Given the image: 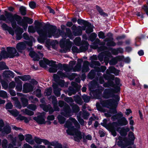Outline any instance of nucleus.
Masks as SVG:
<instances>
[{"mask_svg": "<svg viewBox=\"0 0 148 148\" xmlns=\"http://www.w3.org/2000/svg\"><path fill=\"white\" fill-rule=\"evenodd\" d=\"M52 92V89L51 87H49L46 88L45 90V92L46 94V95L49 96L51 94Z\"/></svg>", "mask_w": 148, "mask_h": 148, "instance_id": "obj_56", "label": "nucleus"}, {"mask_svg": "<svg viewBox=\"0 0 148 148\" xmlns=\"http://www.w3.org/2000/svg\"><path fill=\"white\" fill-rule=\"evenodd\" d=\"M95 69L97 71V72H104L106 69L105 66H101L100 67L96 66L95 67Z\"/></svg>", "mask_w": 148, "mask_h": 148, "instance_id": "obj_34", "label": "nucleus"}, {"mask_svg": "<svg viewBox=\"0 0 148 148\" xmlns=\"http://www.w3.org/2000/svg\"><path fill=\"white\" fill-rule=\"evenodd\" d=\"M24 112L26 114L30 116H32L34 114V113L33 111L26 108L25 109Z\"/></svg>", "mask_w": 148, "mask_h": 148, "instance_id": "obj_59", "label": "nucleus"}, {"mask_svg": "<svg viewBox=\"0 0 148 148\" xmlns=\"http://www.w3.org/2000/svg\"><path fill=\"white\" fill-rule=\"evenodd\" d=\"M77 22L78 24L81 25H91V23L89 22L81 19H78Z\"/></svg>", "mask_w": 148, "mask_h": 148, "instance_id": "obj_29", "label": "nucleus"}, {"mask_svg": "<svg viewBox=\"0 0 148 148\" xmlns=\"http://www.w3.org/2000/svg\"><path fill=\"white\" fill-rule=\"evenodd\" d=\"M104 78L105 79L108 81V87L112 86L114 85L113 80L114 79V75L111 74H106L104 76Z\"/></svg>", "mask_w": 148, "mask_h": 148, "instance_id": "obj_9", "label": "nucleus"}, {"mask_svg": "<svg viewBox=\"0 0 148 148\" xmlns=\"http://www.w3.org/2000/svg\"><path fill=\"white\" fill-rule=\"evenodd\" d=\"M119 101L114 99H110L104 101L101 104L104 107L110 109V113L114 114L117 113L116 108Z\"/></svg>", "mask_w": 148, "mask_h": 148, "instance_id": "obj_3", "label": "nucleus"}, {"mask_svg": "<svg viewBox=\"0 0 148 148\" xmlns=\"http://www.w3.org/2000/svg\"><path fill=\"white\" fill-rule=\"evenodd\" d=\"M81 27L80 26H78V28L75 31H73V33L75 36H80L82 35V30H81Z\"/></svg>", "mask_w": 148, "mask_h": 148, "instance_id": "obj_27", "label": "nucleus"}, {"mask_svg": "<svg viewBox=\"0 0 148 148\" xmlns=\"http://www.w3.org/2000/svg\"><path fill=\"white\" fill-rule=\"evenodd\" d=\"M34 86L29 83H26L23 85V92L24 93H27L32 92L34 90Z\"/></svg>", "mask_w": 148, "mask_h": 148, "instance_id": "obj_10", "label": "nucleus"}, {"mask_svg": "<svg viewBox=\"0 0 148 148\" xmlns=\"http://www.w3.org/2000/svg\"><path fill=\"white\" fill-rule=\"evenodd\" d=\"M96 8L100 15L103 17H108V14L104 12L103 10L99 5H96Z\"/></svg>", "mask_w": 148, "mask_h": 148, "instance_id": "obj_22", "label": "nucleus"}, {"mask_svg": "<svg viewBox=\"0 0 148 148\" xmlns=\"http://www.w3.org/2000/svg\"><path fill=\"white\" fill-rule=\"evenodd\" d=\"M19 78L23 81H26L31 79L30 76L29 75H25L23 76H19Z\"/></svg>", "mask_w": 148, "mask_h": 148, "instance_id": "obj_39", "label": "nucleus"}, {"mask_svg": "<svg viewBox=\"0 0 148 148\" xmlns=\"http://www.w3.org/2000/svg\"><path fill=\"white\" fill-rule=\"evenodd\" d=\"M42 28L43 29H42L40 27H38L35 28L33 26L29 25L28 27V32L34 33L36 31L39 35L38 41L40 42H42L46 39L48 36L47 30L48 31V37L50 38L52 34H55L57 29L56 26L51 25L49 23L47 24Z\"/></svg>", "mask_w": 148, "mask_h": 148, "instance_id": "obj_1", "label": "nucleus"}, {"mask_svg": "<svg viewBox=\"0 0 148 148\" xmlns=\"http://www.w3.org/2000/svg\"><path fill=\"white\" fill-rule=\"evenodd\" d=\"M119 126L118 121L117 122H113L112 123H109V126L108 128H112L115 129V128Z\"/></svg>", "mask_w": 148, "mask_h": 148, "instance_id": "obj_37", "label": "nucleus"}, {"mask_svg": "<svg viewBox=\"0 0 148 148\" xmlns=\"http://www.w3.org/2000/svg\"><path fill=\"white\" fill-rule=\"evenodd\" d=\"M88 45H81L79 48L80 52H85L87 51L88 49Z\"/></svg>", "mask_w": 148, "mask_h": 148, "instance_id": "obj_51", "label": "nucleus"}, {"mask_svg": "<svg viewBox=\"0 0 148 148\" xmlns=\"http://www.w3.org/2000/svg\"><path fill=\"white\" fill-rule=\"evenodd\" d=\"M36 92V96L38 98H40L42 96L41 94V90L39 88H37L35 91H34V92Z\"/></svg>", "mask_w": 148, "mask_h": 148, "instance_id": "obj_63", "label": "nucleus"}, {"mask_svg": "<svg viewBox=\"0 0 148 148\" xmlns=\"http://www.w3.org/2000/svg\"><path fill=\"white\" fill-rule=\"evenodd\" d=\"M123 116V114L121 112H119L118 113L115 114L113 115L112 117V119L113 121H115L116 120L119 119Z\"/></svg>", "mask_w": 148, "mask_h": 148, "instance_id": "obj_28", "label": "nucleus"}, {"mask_svg": "<svg viewBox=\"0 0 148 148\" xmlns=\"http://www.w3.org/2000/svg\"><path fill=\"white\" fill-rule=\"evenodd\" d=\"M83 62V60L82 59L79 58L78 59L76 65L75 66V68L78 69L81 68L82 63Z\"/></svg>", "mask_w": 148, "mask_h": 148, "instance_id": "obj_47", "label": "nucleus"}, {"mask_svg": "<svg viewBox=\"0 0 148 148\" xmlns=\"http://www.w3.org/2000/svg\"><path fill=\"white\" fill-rule=\"evenodd\" d=\"M3 76L5 79H9L13 78L14 76V73L10 70L5 71L3 73Z\"/></svg>", "mask_w": 148, "mask_h": 148, "instance_id": "obj_15", "label": "nucleus"}, {"mask_svg": "<svg viewBox=\"0 0 148 148\" xmlns=\"http://www.w3.org/2000/svg\"><path fill=\"white\" fill-rule=\"evenodd\" d=\"M49 105H47L44 104H42L40 105V106L44 111L47 112L49 110Z\"/></svg>", "mask_w": 148, "mask_h": 148, "instance_id": "obj_49", "label": "nucleus"}, {"mask_svg": "<svg viewBox=\"0 0 148 148\" xmlns=\"http://www.w3.org/2000/svg\"><path fill=\"white\" fill-rule=\"evenodd\" d=\"M1 27L3 30L8 31L9 33L12 36L14 35V33L13 29L10 27L8 26L6 23H3L1 25Z\"/></svg>", "mask_w": 148, "mask_h": 148, "instance_id": "obj_17", "label": "nucleus"}, {"mask_svg": "<svg viewBox=\"0 0 148 148\" xmlns=\"http://www.w3.org/2000/svg\"><path fill=\"white\" fill-rule=\"evenodd\" d=\"M118 121L119 126H120L126 125L128 123V121L126 118L123 116H122L120 119H118Z\"/></svg>", "mask_w": 148, "mask_h": 148, "instance_id": "obj_21", "label": "nucleus"}, {"mask_svg": "<svg viewBox=\"0 0 148 148\" xmlns=\"http://www.w3.org/2000/svg\"><path fill=\"white\" fill-rule=\"evenodd\" d=\"M15 80L17 84L15 89L18 92H21L22 89V82L18 78L15 77Z\"/></svg>", "mask_w": 148, "mask_h": 148, "instance_id": "obj_16", "label": "nucleus"}, {"mask_svg": "<svg viewBox=\"0 0 148 148\" xmlns=\"http://www.w3.org/2000/svg\"><path fill=\"white\" fill-rule=\"evenodd\" d=\"M26 48V45L25 42H20L18 43L16 45V48L19 52L22 53L23 51Z\"/></svg>", "mask_w": 148, "mask_h": 148, "instance_id": "obj_14", "label": "nucleus"}, {"mask_svg": "<svg viewBox=\"0 0 148 148\" xmlns=\"http://www.w3.org/2000/svg\"><path fill=\"white\" fill-rule=\"evenodd\" d=\"M21 101L22 106L23 108L26 107L28 104V101L27 99L24 97H21Z\"/></svg>", "mask_w": 148, "mask_h": 148, "instance_id": "obj_30", "label": "nucleus"}, {"mask_svg": "<svg viewBox=\"0 0 148 148\" xmlns=\"http://www.w3.org/2000/svg\"><path fill=\"white\" fill-rule=\"evenodd\" d=\"M1 145L3 148H7L8 147V141L6 139H4L2 142Z\"/></svg>", "mask_w": 148, "mask_h": 148, "instance_id": "obj_61", "label": "nucleus"}, {"mask_svg": "<svg viewBox=\"0 0 148 148\" xmlns=\"http://www.w3.org/2000/svg\"><path fill=\"white\" fill-rule=\"evenodd\" d=\"M107 120L106 119H104L103 120V123H101V125L106 128H108L109 126V123L107 124Z\"/></svg>", "mask_w": 148, "mask_h": 148, "instance_id": "obj_53", "label": "nucleus"}, {"mask_svg": "<svg viewBox=\"0 0 148 148\" xmlns=\"http://www.w3.org/2000/svg\"><path fill=\"white\" fill-rule=\"evenodd\" d=\"M93 96L97 99H99L102 93V91L99 89H97L92 91Z\"/></svg>", "mask_w": 148, "mask_h": 148, "instance_id": "obj_19", "label": "nucleus"}, {"mask_svg": "<svg viewBox=\"0 0 148 148\" xmlns=\"http://www.w3.org/2000/svg\"><path fill=\"white\" fill-rule=\"evenodd\" d=\"M118 62L116 57L112 58L109 62V64L112 65H115Z\"/></svg>", "mask_w": 148, "mask_h": 148, "instance_id": "obj_46", "label": "nucleus"}, {"mask_svg": "<svg viewBox=\"0 0 148 148\" xmlns=\"http://www.w3.org/2000/svg\"><path fill=\"white\" fill-rule=\"evenodd\" d=\"M117 142V145L121 148H125L129 146L132 145L134 143L133 140H132L127 137H122L119 136Z\"/></svg>", "mask_w": 148, "mask_h": 148, "instance_id": "obj_5", "label": "nucleus"}, {"mask_svg": "<svg viewBox=\"0 0 148 148\" xmlns=\"http://www.w3.org/2000/svg\"><path fill=\"white\" fill-rule=\"evenodd\" d=\"M130 130V129L128 127L125 128V127H122L120 133L121 136L126 137L127 134V133L129 132Z\"/></svg>", "mask_w": 148, "mask_h": 148, "instance_id": "obj_20", "label": "nucleus"}, {"mask_svg": "<svg viewBox=\"0 0 148 148\" xmlns=\"http://www.w3.org/2000/svg\"><path fill=\"white\" fill-rule=\"evenodd\" d=\"M52 99V103L53 105V108L54 111H59L60 108L58 106V102L56 97L54 96H53Z\"/></svg>", "mask_w": 148, "mask_h": 148, "instance_id": "obj_18", "label": "nucleus"}, {"mask_svg": "<svg viewBox=\"0 0 148 148\" xmlns=\"http://www.w3.org/2000/svg\"><path fill=\"white\" fill-rule=\"evenodd\" d=\"M32 137L30 134H27L26 135V138L25 140L29 143L31 145H33L34 143V141L32 140Z\"/></svg>", "mask_w": 148, "mask_h": 148, "instance_id": "obj_26", "label": "nucleus"}, {"mask_svg": "<svg viewBox=\"0 0 148 148\" xmlns=\"http://www.w3.org/2000/svg\"><path fill=\"white\" fill-rule=\"evenodd\" d=\"M63 111H64L63 115L65 117H68L71 116V110L68 104L63 107Z\"/></svg>", "mask_w": 148, "mask_h": 148, "instance_id": "obj_13", "label": "nucleus"}, {"mask_svg": "<svg viewBox=\"0 0 148 148\" xmlns=\"http://www.w3.org/2000/svg\"><path fill=\"white\" fill-rule=\"evenodd\" d=\"M63 70L66 71H70L71 69L67 64H63Z\"/></svg>", "mask_w": 148, "mask_h": 148, "instance_id": "obj_64", "label": "nucleus"}, {"mask_svg": "<svg viewBox=\"0 0 148 148\" xmlns=\"http://www.w3.org/2000/svg\"><path fill=\"white\" fill-rule=\"evenodd\" d=\"M19 10L21 14L25 16L26 14V9L25 7L23 6H21L19 9Z\"/></svg>", "mask_w": 148, "mask_h": 148, "instance_id": "obj_42", "label": "nucleus"}, {"mask_svg": "<svg viewBox=\"0 0 148 148\" xmlns=\"http://www.w3.org/2000/svg\"><path fill=\"white\" fill-rule=\"evenodd\" d=\"M8 112L14 117L17 116L19 114V112L16 109L12 110H9Z\"/></svg>", "mask_w": 148, "mask_h": 148, "instance_id": "obj_43", "label": "nucleus"}, {"mask_svg": "<svg viewBox=\"0 0 148 148\" xmlns=\"http://www.w3.org/2000/svg\"><path fill=\"white\" fill-rule=\"evenodd\" d=\"M64 127L68 129L66 130L68 135H72L71 133L76 129L74 126L72 125L71 123L70 122H66L64 125Z\"/></svg>", "mask_w": 148, "mask_h": 148, "instance_id": "obj_11", "label": "nucleus"}, {"mask_svg": "<svg viewBox=\"0 0 148 148\" xmlns=\"http://www.w3.org/2000/svg\"><path fill=\"white\" fill-rule=\"evenodd\" d=\"M82 98L85 103L88 102L90 100L89 97L85 94H84L82 96Z\"/></svg>", "mask_w": 148, "mask_h": 148, "instance_id": "obj_57", "label": "nucleus"}, {"mask_svg": "<svg viewBox=\"0 0 148 148\" xmlns=\"http://www.w3.org/2000/svg\"><path fill=\"white\" fill-rule=\"evenodd\" d=\"M70 105L72 107V112L74 113H78L80 110L79 108L76 104L73 103L72 104H70Z\"/></svg>", "mask_w": 148, "mask_h": 148, "instance_id": "obj_25", "label": "nucleus"}, {"mask_svg": "<svg viewBox=\"0 0 148 148\" xmlns=\"http://www.w3.org/2000/svg\"><path fill=\"white\" fill-rule=\"evenodd\" d=\"M24 32L23 29L20 27H18L15 30V33L16 34V39L17 40H20L23 37L22 34Z\"/></svg>", "mask_w": 148, "mask_h": 148, "instance_id": "obj_12", "label": "nucleus"}, {"mask_svg": "<svg viewBox=\"0 0 148 148\" xmlns=\"http://www.w3.org/2000/svg\"><path fill=\"white\" fill-rule=\"evenodd\" d=\"M3 49L1 52V55L3 58H13L15 56H19V54L17 52L16 49L14 47H7V52L4 47H2Z\"/></svg>", "mask_w": 148, "mask_h": 148, "instance_id": "obj_4", "label": "nucleus"}, {"mask_svg": "<svg viewBox=\"0 0 148 148\" xmlns=\"http://www.w3.org/2000/svg\"><path fill=\"white\" fill-rule=\"evenodd\" d=\"M132 140H133V141H134L135 137L134 136V133L131 131H130L128 134V138Z\"/></svg>", "mask_w": 148, "mask_h": 148, "instance_id": "obj_54", "label": "nucleus"}, {"mask_svg": "<svg viewBox=\"0 0 148 148\" xmlns=\"http://www.w3.org/2000/svg\"><path fill=\"white\" fill-rule=\"evenodd\" d=\"M27 107L28 109L33 111H35L37 108L36 106L34 104H29Z\"/></svg>", "mask_w": 148, "mask_h": 148, "instance_id": "obj_60", "label": "nucleus"}, {"mask_svg": "<svg viewBox=\"0 0 148 148\" xmlns=\"http://www.w3.org/2000/svg\"><path fill=\"white\" fill-rule=\"evenodd\" d=\"M66 32H65L64 31L59 29L58 30V32L60 35L62 36L66 37L67 36L71 39L73 38V35L70 29L69 28H66Z\"/></svg>", "mask_w": 148, "mask_h": 148, "instance_id": "obj_8", "label": "nucleus"}, {"mask_svg": "<svg viewBox=\"0 0 148 148\" xmlns=\"http://www.w3.org/2000/svg\"><path fill=\"white\" fill-rule=\"evenodd\" d=\"M108 130L111 132V134L114 137L116 136L117 135V133L116 132L115 129L112 128H108Z\"/></svg>", "mask_w": 148, "mask_h": 148, "instance_id": "obj_52", "label": "nucleus"}, {"mask_svg": "<svg viewBox=\"0 0 148 148\" xmlns=\"http://www.w3.org/2000/svg\"><path fill=\"white\" fill-rule=\"evenodd\" d=\"M71 133L72 135H69L75 136L73 137L74 140L75 141L79 143L80 140L82 138L83 136L81 131H79L78 129L76 128L73 132H72Z\"/></svg>", "mask_w": 148, "mask_h": 148, "instance_id": "obj_7", "label": "nucleus"}, {"mask_svg": "<svg viewBox=\"0 0 148 148\" xmlns=\"http://www.w3.org/2000/svg\"><path fill=\"white\" fill-rule=\"evenodd\" d=\"M1 129L2 130V133L4 134H8L11 132V127L8 125L5 126L3 129Z\"/></svg>", "mask_w": 148, "mask_h": 148, "instance_id": "obj_24", "label": "nucleus"}, {"mask_svg": "<svg viewBox=\"0 0 148 148\" xmlns=\"http://www.w3.org/2000/svg\"><path fill=\"white\" fill-rule=\"evenodd\" d=\"M97 34L95 32L92 33L89 37V39L92 42L94 41L97 37Z\"/></svg>", "mask_w": 148, "mask_h": 148, "instance_id": "obj_45", "label": "nucleus"}, {"mask_svg": "<svg viewBox=\"0 0 148 148\" xmlns=\"http://www.w3.org/2000/svg\"><path fill=\"white\" fill-rule=\"evenodd\" d=\"M121 86H116V84H115L114 85L112 86L114 88H111L113 93L114 94V93H117L119 92H120L121 90Z\"/></svg>", "mask_w": 148, "mask_h": 148, "instance_id": "obj_32", "label": "nucleus"}, {"mask_svg": "<svg viewBox=\"0 0 148 148\" xmlns=\"http://www.w3.org/2000/svg\"><path fill=\"white\" fill-rule=\"evenodd\" d=\"M15 106L17 108L21 109L22 108V106L20 101L17 99L15 101Z\"/></svg>", "mask_w": 148, "mask_h": 148, "instance_id": "obj_58", "label": "nucleus"}, {"mask_svg": "<svg viewBox=\"0 0 148 148\" xmlns=\"http://www.w3.org/2000/svg\"><path fill=\"white\" fill-rule=\"evenodd\" d=\"M46 45L48 49L49 50L51 46H52V48H54L56 46L55 43L53 42H50L49 41H47L46 42Z\"/></svg>", "mask_w": 148, "mask_h": 148, "instance_id": "obj_35", "label": "nucleus"}, {"mask_svg": "<svg viewBox=\"0 0 148 148\" xmlns=\"http://www.w3.org/2000/svg\"><path fill=\"white\" fill-rule=\"evenodd\" d=\"M103 98L108 99L111 98H115V100L119 101L120 97L117 95L113 93L111 88H106L105 89L103 92Z\"/></svg>", "mask_w": 148, "mask_h": 148, "instance_id": "obj_6", "label": "nucleus"}, {"mask_svg": "<svg viewBox=\"0 0 148 148\" xmlns=\"http://www.w3.org/2000/svg\"><path fill=\"white\" fill-rule=\"evenodd\" d=\"M33 119L40 124H45L46 123L44 119L41 116H38V117H34L33 118Z\"/></svg>", "mask_w": 148, "mask_h": 148, "instance_id": "obj_23", "label": "nucleus"}, {"mask_svg": "<svg viewBox=\"0 0 148 148\" xmlns=\"http://www.w3.org/2000/svg\"><path fill=\"white\" fill-rule=\"evenodd\" d=\"M47 59H45L44 60H40L39 62V64L40 67H45L47 65Z\"/></svg>", "mask_w": 148, "mask_h": 148, "instance_id": "obj_40", "label": "nucleus"}, {"mask_svg": "<svg viewBox=\"0 0 148 148\" xmlns=\"http://www.w3.org/2000/svg\"><path fill=\"white\" fill-rule=\"evenodd\" d=\"M146 5H144L142 7L143 9L146 13V14L148 16V0H147Z\"/></svg>", "mask_w": 148, "mask_h": 148, "instance_id": "obj_50", "label": "nucleus"}, {"mask_svg": "<svg viewBox=\"0 0 148 148\" xmlns=\"http://www.w3.org/2000/svg\"><path fill=\"white\" fill-rule=\"evenodd\" d=\"M23 22L25 23H28L29 24H31L33 23V20L31 18L28 17L24 16L23 18V19H21Z\"/></svg>", "mask_w": 148, "mask_h": 148, "instance_id": "obj_31", "label": "nucleus"}, {"mask_svg": "<svg viewBox=\"0 0 148 148\" xmlns=\"http://www.w3.org/2000/svg\"><path fill=\"white\" fill-rule=\"evenodd\" d=\"M8 66L6 65L5 63L3 61L0 62V70L8 69Z\"/></svg>", "mask_w": 148, "mask_h": 148, "instance_id": "obj_38", "label": "nucleus"}, {"mask_svg": "<svg viewBox=\"0 0 148 148\" xmlns=\"http://www.w3.org/2000/svg\"><path fill=\"white\" fill-rule=\"evenodd\" d=\"M58 119L59 122L60 124L64 123L66 121L65 118L60 115H59L58 116Z\"/></svg>", "mask_w": 148, "mask_h": 148, "instance_id": "obj_48", "label": "nucleus"}, {"mask_svg": "<svg viewBox=\"0 0 148 148\" xmlns=\"http://www.w3.org/2000/svg\"><path fill=\"white\" fill-rule=\"evenodd\" d=\"M73 99L77 103L81 105L83 101L81 97L78 95L74 96Z\"/></svg>", "mask_w": 148, "mask_h": 148, "instance_id": "obj_33", "label": "nucleus"}, {"mask_svg": "<svg viewBox=\"0 0 148 148\" xmlns=\"http://www.w3.org/2000/svg\"><path fill=\"white\" fill-rule=\"evenodd\" d=\"M5 16L8 19V21L11 23V25L12 27H14L16 25V21L17 24L21 26H22L24 30L26 31L27 30L28 25L26 23L23 22L21 21V17L16 14H13L11 12L7 11L5 12Z\"/></svg>", "mask_w": 148, "mask_h": 148, "instance_id": "obj_2", "label": "nucleus"}, {"mask_svg": "<svg viewBox=\"0 0 148 148\" xmlns=\"http://www.w3.org/2000/svg\"><path fill=\"white\" fill-rule=\"evenodd\" d=\"M28 40V41H25V43L30 47H32L33 45V41L34 40V38L32 36H31V38Z\"/></svg>", "mask_w": 148, "mask_h": 148, "instance_id": "obj_36", "label": "nucleus"}, {"mask_svg": "<svg viewBox=\"0 0 148 148\" xmlns=\"http://www.w3.org/2000/svg\"><path fill=\"white\" fill-rule=\"evenodd\" d=\"M71 50L73 53H79L80 52V49L77 48L76 46H73L71 48Z\"/></svg>", "mask_w": 148, "mask_h": 148, "instance_id": "obj_62", "label": "nucleus"}, {"mask_svg": "<svg viewBox=\"0 0 148 148\" xmlns=\"http://www.w3.org/2000/svg\"><path fill=\"white\" fill-rule=\"evenodd\" d=\"M47 65L49 66L55 68V65L56 64V62L54 61L53 60H49L48 59H47Z\"/></svg>", "mask_w": 148, "mask_h": 148, "instance_id": "obj_44", "label": "nucleus"}, {"mask_svg": "<svg viewBox=\"0 0 148 148\" xmlns=\"http://www.w3.org/2000/svg\"><path fill=\"white\" fill-rule=\"evenodd\" d=\"M57 73L59 76L60 78L62 79L68 77V75L66 73H63L61 71H58Z\"/></svg>", "mask_w": 148, "mask_h": 148, "instance_id": "obj_41", "label": "nucleus"}, {"mask_svg": "<svg viewBox=\"0 0 148 148\" xmlns=\"http://www.w3.org/2000/svg\"><path fill=\"white\" fill-rule=\"evenodd\" d=\"M64 101L68 103L72 104L73 103V100L71 97H66L64 98Z\"/></svg>", "mask_w": 148, "mask_h": 148, "instance_id": "obj_55", "label": "nucleus"}]
</instances>
